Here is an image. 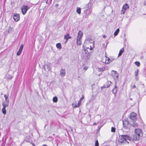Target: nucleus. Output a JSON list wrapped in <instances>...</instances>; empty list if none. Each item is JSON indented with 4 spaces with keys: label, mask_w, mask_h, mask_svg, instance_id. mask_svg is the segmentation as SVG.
I'll list each match as a JSON object with an SVG mask.
<instances>
[{
    "label": "nucleus",
    "mask_w": 146,
    "mask_h": 146,
    "mask_svg": "<svg viewBox=\"0 0 146 146\" xmlns=\"http://www.w3.org/2000/svg\"><path fill=\"white\" fill-rule=\"evenodd\" d=\"M87 45L90 46V48L87 47V48L90 50L92 49V47L94 46V40L91 38H88L86 39L84 43V45H86V46H87Z\"/></svg>",
    "instance_id": "f257e3e1"
},
{
    "label": "nucleus",
    "mask_w": 146,
    "mask_h": 146,
    "mask_svg": "<svg viewBox=\"0 0 146 146\" xmlns=\"http://www.w3.org/2000/svg\"><path fill=\"white\" fill-rule=\"evenodd\" d=\"M83 35V33L80 30L79 31L77 37V44L78 45H80L82 44L81 38L82 37Z\"/></svg>",
    "instance_id": "f03ea898"
},
{
    "label": "nucleus",
    "mask_w": 146,
    "mask_h": 146,
    "mask_svg": "<svg viewBox=\"0 0 146 146\" xmlns=\"http://www.w3.org/2000/svg\"><path fill=\"white\" fill-rule=\"evenodd\" d=\"M122 121L123 128L127 130L129 129L131 125L129 121L125 120H123Z\"/></svg>",
    "instance_id": "7ed1b4c3"
},
{
    "label": "nucleus",
    "mask_w": 146,
    "mask_h": 146,
    "mask_svg": "<svg viewBox=\"0 0 146 146\" xmlns=\"http://www.w3.org/2000/svg\"><path fill=\"white\" fill-rule=\"evenodd\" d=\"M29 8V7L28 6L25 5H23L21 8V11L23 14L24 15H25Z\"/></svg>",
    "instance_id": "20e7f679"
},
{
    "label": "nucleus",
    "mask_w": 146,
    "mask_h": 146,
    "mask_svg": "<svg viewBox=\"0 0 146 146\" xmlns=\"http://www.w3.org/2000/svg\"><path fill=\"white\" fill-rule=\"evenodd\" d=\"M122 135H121L119 137L118 141L120 144L126 142L124 138Z\"/></svg>",
    "instance_id": "39448f33"
},
{
    "label": "nucleus",
    "mask_w": 146,
    "mask_h": 146,
    "mask_svg": "<svg viewBox=\"0 0 146 146\" xmlns=\"http://www.w3.org/2000/svg\"><path fill=\"white\" fill-rule=\"evenodd\" d=\"M135 133L139 137H140L141 135H142V131L140 129H135Z\"/></svg>",
    "instance_id": "423d86ee"
},
{
    "label": "nucleus",
    "mask_w": 146,
    "mask_h": 146,
    "mask_svg": "<svg viewBox=\"0 0 146 146\" xmlns=\"http://www.w3.org/2000/svg\"><path fill=\"white\" fill-rule=\"evenodd\" d=\"M44 68L46 71L48 72L50 70L51 66L50 64H45L44 66Z\"/></svg>",
    "instance_id": "0eeeda50"
},
{
    "label": "nucleus",
    "mask_w": 146,
    "mask_h": 146,
    "mask_svg": "<svg viewBox=\"0 0 146 146\" xmlns=\"http://www.w3.org/2000/svg\"><path fill=\"white\" fill-rule=\"evenodd\" d=\"M13 19L14 20L16 21L17 22L20 19V17H19V14H14V15L13 17Z\"/></svg>",
    "instance_id": "6e6552de"
},
{
    "label": "nucleus",
    "mask_w": 146,
    "mask_h": 146,
    "mask_svg": "<svg viewBox=\"0 0 146 146\" xmlns=\"http://www.w3.org/2000/svg\"><path fill=\"white\" fill-rule=\"evenodd\" d=\"M131 141L132 140H138L140 137L137 135L136 134H134L132 135V136L131 137Z\"/></svg>",
    "instance_id": "1a4fd4ad"
},
{
    "label": "nucleus",
    "mask_w": 146,
    "mask_h": 146,
    "mask_svg": "<svg viewBox=\"0 0 146 146\" xmlns=\"http://www.w3.org/2000/svg\"><path fill=\"white\" fill-rule=\"evenodd\" d=\"M112 71L114 72V73H113L112 74L113 76V77L114 78V79L118 80V74L117 73V72L113 70H112Z\"/></svg>",
    "instance_id": "9d476101"
},
{
    "label": "nucleus",
    "mask_w": 146,
    "mask_h": 146,
    "mask_svg": "<svg viewBox=\"0 0 146 146\" xmlns=\"http://www.w3.org/2000/svg\"><path fill=\"white\" fill-rule=\"evenodd\" d=\"M136 114L134 112L131 113L130 115V118L133 120H134L136 118Z\"/></svg>",
    "instance_id": "9b49d317"
},
{
    "label": "nucleus",
    "mask_w": 146,
    "mask_h": 146,
    "mask_svg": "<svg viewBox=\"0 0 146 146\" xmlns=\"http://www.w3.org/2000/svg\"><path fill=\"white\" fill-rule=\"evenodd\" d=\"M60 75L62 77H63L65 76L66 71L65 69H62L60 71Z\"/></svg>",
    "instance_id": "f8f14e48"
},
{
    "label": "nucleus",
    "mask_w": 146,
    "mask_h": 146,
    "mask_svg": "<svg viewBox=\"0 0 146 146\" xmlns=\"http://www.w3.org/2000/svg\"><path fill=\"white\" fill-rule=\"evenodd\" d=\"M23 47V44H21L20 47L17 53V56H19L20 55L22 51Z\"/></svg>",
    "instance_id": "ddd939ff"
},
{
    "label": "nucleus",
    "mask_w": 146,
    "mask_h": 146,
    "mask_svg": "<svg viewBox=\"0 0 146 146\" xmlns=\"http://www.w3.org/2000/svg\"><path fill=\"white\" fill-rule=\"evenodd\" d=\"M118 90V88L116 85V82H115V87L112 90V92L115 94H115L117 93Z\"/></svg>",
    "instance_id": "4468645a"
},
{
    "label": "nucleus",
    "mask_w": 146,
    "mask_h": 146,
    "mask_svg": "<svg viewBox=\"0 0 146 146\" xmlns=\"http://www.w3.org/2000/svg\"><path fill=\"white\" fill-rule=\"evenodd\" d=\"M124 139L125 140V142L127 141V140L131 141V138L127 135H122Z\"/></svg>",
    "instance_id": "2eb2a0df"
},
{
    "label": "nucleus",
    "mask_w": 146,
    "mask_h": 146,
    "mask_svg": "<svg viewBox=\"0 0 146 146\" xmlns=\"http://www.w3.org/2000/svg\"><path fill=\"white\" fill-rule=\"evenodd\" d=\"M92 1L91 0L86 5V9L85 11H86V12L87 11L90 9V7H91L92 5V3H91Z\"/></svg>",
    "instance_id": "dca6fc26"
},
{
    "label": "nucleus",
    "mask_w": 146,
    "mask_h": 146,
    "mask_svg": "<svg viewBox=\"0 0 146 146\" xmlns=\"http://www.w3.org/2000/svg\"><path fill=\"white\" fill-rule=\"evenodd\" d=\"M9 102L8 101H5L4 102L2 103V106H3V108H6L9 106Z\"/></svg>",
    "instance_id": "f3484780"
},
{
    "label": "nucleus",
    "mask_w": 146,
    "mask_h": 146,
    "mask_svg": "<svg viewBox=\"0 0 146 146\" xmlns=\"http://www.w3.org/2000/svg\"><path fill=\"white\" fill-rule=\"evenodd\" d=\"M111 83V82L109 81H108L104 85V87L105 88H108L109 86L110 85Z\"/></svg>",
    "instance_id": "a211bd4d"
},
{
    "label": "nucleus",
    "mask_w": 146,
    "mask_h": 146,
    "mask_svg": "<svg viewBox=\"0 0 146 146\" xmlns=\"http://www.w3.org/2000/svg\"><path fill=\"white\" fill-rule=\"evenodd\" d=\"M64 38L66 40V41L65 42H66L67 41L69 38H71V37L70 36L69 34H67L64 36Z\"/></svg>",
    "instance_id": "6ab92c4d"
},
{
    "label": "nucleus",
    "mask_w": 146,
    "mask_h": 146,
    "mask_svg": "<svg viewBox=\"0 0 146 146\" xmlns=\"http://www.w3.org/2000/svg\"><path fill=\"white\" fill-rule=\"evenodd\" d=\"M124 49L123 48H122L119 51V53L118 55V57H119L122 55V53L124 52Z\"/></svg>",
    "instance_id": "aec40b11"
},
{
    "label": "nucleus",
    "mask_w": 146,
    "mask_h": 146,
    "mask_svg": "<svg viewBox=\"0 0 146 146\" xmlns=\"http://www.w3.org/2000/svg\"><path fill=\"white\" fill-rule=\"evenodd\" d=\"M129 8V6L127 3L125 4L123 7V9L124 10L127 9Z\"/></svg>",
    "instance_id": "412c9836"
},
{
    "label": "nucleus",
    "mask_w": 146,
    "mask_h": 146,
    "mask_svg": "<svg viewBox=\"0 0 146 146\" xmlns=\"http://www.w3.org/2000/svg\"><path fill=\"white\" fill-rule=\"evenodd\" d=\"M105 69V68L103 66L102 67L99 68H98V70L99 72H102L104 71Z\"/></svg>",
    "instance_id": "4be33fe9"
},
{
    "label": "nucleus",
    "mask_w": 146,
    "mask_h": 146,
    "mask_svg": "<svg viewBox=\"0 0 146 146\" xmlns=\"http://www.w3.org/2000/svg\"><path fill=\"white\" fill-rule=\"evenodd\" d=\"M81 101H80V100H79V101L78 102V104L77 105H75L74 106V108H77L79 107L80 106V105L81 103Z\"/></svg>",
    "instance_id": "5701e85b"
},
{
    "label": "nucleus",
    "mask_w": 146,
    "mask_h": 146,
    "mask_svg": "<svg viewBox=\"0 0 146 146\" xmlns=\"http://www.w3.org/2000/svg\"><path fill=\"white\" fill-rule=\"evenodd\" d=\"M119 29H117V30H116V31L114 33V35L115 36H117L118 35L119 32Z\"/></svg>",
    "instance_id": "b1692460"
},
{
    "label": "nucleus",
    "mask_w": 146,
    "mask_h": 146,
    "mask_svg": "<svg viewBox=\"0 0 146 146\" xmlns=\"http://www.w3.org/2000/svg\"><path fill=\"white\" fill-rule=\"evenodd\" d=\"M4 96L5 98V101L9 102V100L8 98V96L6 94H4Z\"/></svg>",
    "instance_id": "393cba45"
},
{
    "label": "nucleus",
    "mask_w": 146,
    "mask_h": 146,
    "mask_svg": "<svg viewBox=\"0 0 146 146\" xmlns=\"http://www.w3.org/2000/svg\"><path fill=\"white\" fill-rule=\"evenodd\" d=\"M56 46L57 48L59 49H61L62 48L61 44L60 43L57 44H56Z\"/></svg>",
    "instance_id": "a878e982"
},
{
    "label": "nucleus",
    "mask_w": 146,
    "mask_h": 146,
    "mask_svg": "<svg viewBox=\"0 0 146 146\" xmlns=\"http://www.w3.org/2000/svg\"><path fill=\"white\" fill-rule=\"evenodd\" d=\"M131 126L133 127H137V123L135 122H133V123L131 125Z\"/></svg>",
    "instance_id": "bb28decb"
},
{
    "label": "nucleus",
    "mask_w": 146,
    "mask_h": 146,
    "mask_svg": "<svg viewBox=\"0 0 146 146\" xmlns=\"http://www.w3.org/2000/svg\"><path fill=\"white\" fill-rule=\"evenodd\" d=\"M2 112L3 113L4 115H5L6 113V111L5 109V108H3L2 109Z\"/></svg>",
    "instance_id": "cd10ccee"
},
{
    "label": "nucleus",
    "mask_w": 146,
    "mask_h": 146,
    "mask_svg": "<svg viewBox=\"0 0 146 146\" xmlns=\"http://www.w3.org/2000/svg\"><path fill=\"white\" fill-rule=\"evenodd\" d=\"M53 101L54 102H56L58 101V98L56 96L54 97L53 98Z\"/></svg>",
    "instance_id": "c85d7f7f"
},
{
    "label": "nucleus",
    "mask_w": 146,
    "mask_h": 146,
    "mask_svg": "<svg viewBox=\"0 0 146 146\" xmlns=\"http://www.w3.org/2000/svg\"><path fill=\"white\" fill-rule=\"evenodd\" d=\"M107 60L108 62H107V59H106L105 62L106 64H108L110 62L112 61V60H111V59L109 58H108Z\"/></svg>",
    "instance_id": "c756f323"
},
{
    "label": "nucleus",
    "mask_w": 146,
    "mask_h": 146,
    "mask_svg": "<svg viewBox=\"0 0 146 146\" xmlns=\"http://www.w3.org/2000/svg\"><path fill=\"white\" fill-rule=\"evenodd\" d=\"M76 12L78 14H80L81 13V8H78L76 9Z\"/></svg>",
    "instance_id": "7c9ffc66"
},
{
    "label": "nucleus",
    "mask_w": 146,
    "mask_h": 146,
    "mask_svg": "<svg viewBox=\"0 0 146 146\" xmlns=\"http://www.w3.org/2000/svg\"><path fill=\"white\" fill-rule=\"evenodd\" d=\"M139 72V70L137 69L136 70L135 72L134 73V74L135 75V76H137L138 75V73Z\"/></svg>",
    "instance_id": "2f4dec72"
},
{
    "label": "nucleus",
    "mask_w": 146,
    "mask_h": 146,
    "mask_svg": "<svg viewBox=\"0 0 146 146\" xmlns=\"http://www.w3.org/2000/svg\"><path fill=\"white\" fill-rule=\"evenodd\" d=\"M135 64L138 66H139L140 65V63L139 62H135Z\"/></svg>",
    "instance_id": "473e14b6"
},
{
    "label": "nucleus",
    "mask_w": 146,
    "mask_h": 146,
    "mask_svg": "<svg viewBox=\"0 0 146 146\" xmlns=\"http://www.w3.org/2000/svg\"><path fill=\"white\" fill-rule=\"evenodd\" d=\"M95 146H99V143L97 140H96L95 141Z\"/></svg>",
    "instance_id": "72a5a7b5"
},
{
    "label": "nucleus",
    "mask_w": 146,
    "mask_h": 146,
    "mask_svg": "<svg viewBox=\"0 0 146 146\" xmlns=\"http://www.w3.org/2000/svg\"><path fill=\"white\" fill-rule=\"evenodd\" d=\"M13 31V28L11 27H10L9 28L8 31L9 32H11Z\"/></svg>",
    "instance_id": "f704fd0d"
},
{
    "label": "nucleus",
    "mask_w": 146,
    "mask_h": 146,
    "mask_svg": "<svg viewBox=\"0 0 146 146\" xmlns=\"http://www.w3.org/2000/svg\"><path fill=\"white\" fill-rule=\"evenodd\" d=\"M115 128H114L113 127H111V132H114L115 131Z\"/></svg>",
    "instance_id": "c9c22d12"
},
{
    "label": "nucleus",
    "mask_w": 146,
    "mask_h": 146,
    "mask_svg": "<svg viewBox=\"0 0 146 146\" xmlns=\"http://www.w3.org/2000/svg\"><path fill=\"white\" fill-rule=\"evenodd\" d=\"M125 10H124L123 9H122V13H121L123 14H124V13H125Z\"/></svg>",
    "instance_id": "e433bc0d"
},
{
    "label": "nucleus",
    "mask_w": 146,
    "mask_h": 146,
    "mask_svg": "<svg viewBox=\"0 0 146 146\" xmlns=\"http://www.w3.org/2000/svg\"><path fill=\"white\" fill-rule=\"evenodd\" d=\"M88 68V67L87 66H85L84 67L83 69L85 70H86Z\"/></svg>",
    "instance_id": "4c0bfd02"
},
{
    "label": "nucleus",
    "mask_w": 146,
    "mask_h": 146,
    "mask_svg": "<svg viewBox=\"0 0 146 146\" xmlns=\"http://www.w3.org/2000/svg\"><path fill=\"white\" fill-rule=\"evenodd\" d=\"M84 97L83 95H82V97L80 99V101H82V100L84 99Z\"/></svg>",
    "instance_id": "58836bf2"
},
{
    "label": "nucleus",
    "mask_w": 146,
    "mask_h": 146,
    "mask_svg": "<svg viewBox=\"0 0 146 146\" xmlns=\"http://www.w3.org/2000/svg\"><path fill=\"white\" fill-rule=\"evenodd\" d=\"M28 138V137H26V138H25V139L26 140V141H27V142H29V139H28V140H27V138Z\"/></svg>",
    "instance_id": "ea45409f"
},
{
    "label": "nucleus",
    "mask_w": 146,
    "mask_h": 146,
    "mask_svg": "<svg viewBox=\"0 0 146 146\" xmlns=\"http://www.w3.org/2000/svg\"><path fill=\"white\" fill-rule=\"evenodd\" d=\"M136 88V86L135 85H134L133 86H132V88Z\"/></svg>",
    "instance_id": "a19ab883"
},
{
    "label": "nucleus",
    "mask_w": 146,
    "mask_h": 146,
    "mask_svg": "<svg viewBox=\"0 0 146 146\" xmlns=\"http://www.w3.org/2000/svg\"><path fill=\"white\" fill-rule=\"evenodd\" d=\"M106 37V36L105 35H104L103 36V37L104 38H105Z\"/></svg>",
    "instance_id": "79ce46f5"
},
{
    "label": "nucleus",
    "mask_w": 146,
    "mask_h": 146,
    "mask_svg": "<svg viewBox=\"0 0 146 146\" xmlns=\"http://www.w3.org/2000/svg\"><path fill=\"white\" fill-rule=\"evenodd\" d=\"M144 5L146 6V1H145L144 3Z\"/></svg>",
    "instance_id": "37998d69"
},
{
    "label": "nucleus",
    "mask_w": 146,
    "mask_h": 146,
    "mask_svg": "<svg viewBox=\"0 0 146 146\" xmlns=\"http://www.w3.org/2000/svg\"><path fill=\"white\" fill-rule=\"evenodd\" d=\"M97 124V123H96V122H94V123L93 125H96V124Z\"/></svg>",
    "instance_id": "c03bdc74"
},
{
    "label": "nucleus",
    "mask_w": 146,
    "mask_h": 146,
    "mask_svg": "<svg viewBox=\"0 0 146 146\" xmlns=\"http://www.w3.org/2000/svg\"><path fill=\"white\" fill-rule=\"evenodd\" d=\"M105 45V44H103V46H104V47H106V46H104Z\"/></svg>",
    "instance_id": "a18cd8bd"
},
{
    "label": "nucleus",
    "mask_w": 146,
    "mask_h": 146,
    "mask_svg": "<svg viewBox=\"0 0 146 146\" xmlns=\"http://www.w3.org/2000/svg\"><path fill=\"white\" fill-rule=\"evenodd\" d=\"M142 84V86H143V88H144V84Z\"/></svg>",
    "instance_id": "49530a36"
},
{
    "label": "nucleus",
    "mask_w": 146,
    "mask_h": 146,
    "mask_svg": "<svg viewBox=\"0 0 146 146\" xmlns=\"http://www.w3.org/2000/svg\"><path fill=\"white\" fill-rule=\"evenodd\" d=\"M42 146H47V145H46L44 144L42 145Z\"/></svg>",
    "instance_id": "de8ad7c7"
},
{
    "label": "nucleus",
    "mask_w": 146,
    "mask_h": 146,
    "mask_svg": "<svg viewBox=\"0 0 146 146\" xmlns=\"http://www.w3.org/2000/svg\"><path fill=\"white\" fill-rule=\"evenodd\" d=\"M70 128L71 129V131H73V129H72V128Z\"/></svg>",
    "instance_id": "09e8293b"
},
{
    "label": "nucleus",
    "mask_w": 146,
    "mask_h": 146,
    "mask_svg": "<svg viewBox=\"0 0 146 146\" xmlns=\"http://www.w3.org/2000/svg\"><path fill=\"white\" fill-rule=\"evenodd\" d=\"M84 50L85 51V52L86 53H87V52H86V49H84Z\"/></svg>",
    "instance_id": "8fccbe9b"
},
{
    "label": "nucleus",
    "mask_w": 146,
    "mask_h": 146,
    "mask_svg": "<svg viewBox=\"0 0 146 146\" xmlns=\"http://www.w3.org/2000/svg\"><path fill=\"white\" fill-rule=\"evenodd\" d=\"M114 1H117V0H114Z\"/></svg>",
    "instance_id": "3c124183"
},
{
    "label": "nucleus",
    "mask_w": 146,
    "mask_h": 146,
    "mask_svg": "<svg viewBox=\"0 0 146 146\" xmlns=\"http://www.w3.org/2000/svg\"><path fill=\"white\" fill-rule=\"evenodd\" d=\"M136 79L137 80H138V78H136Z\"/></svg>",
    "instance_id": "603ef678"
}]
</instances>
